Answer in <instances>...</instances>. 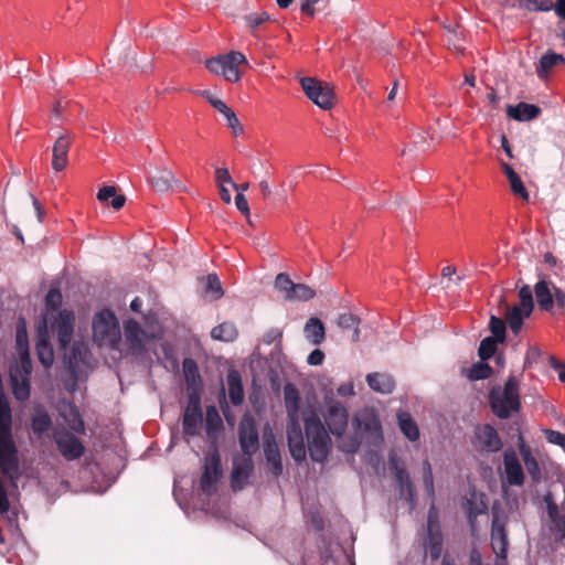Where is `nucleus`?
<instances>
[{
    "label": "nucleus",
    "mask_w": 565,
    "mask_h": 565,
    "mask_svg": "<svg viewBox=\"0 0 565 565\" xmlns=\"http://www.w3.org/2000/svg\"><path fill=\"white\" fill-rule=\"evenodd\" d=\"M503 463H504L507 481L511 486H521L524 481V473H523V468L518 459L516 454L512 450L505 451L504 458H503Z\"/></svg>",
    "instance_id": "24"
},
{
    "label": "nucleus",
    "mask_w": 565,
    "mask_h": 565,
    "mask_svg": "<svg viewBox=\"0 0 565 565\" xmlns=\"http://www.w3.org/2000/svg\"><path fill=\"white\" fill-rule=\"evenodd\" d=\"M324 422L335 437L344 434L348 426L349 414L347 408L337 401H330L327 404V411L323 414Z\"/></svg>",
    "instance_id": "12"
},
{
    "label": "nucleus",
    "mask_w": 565,
    "mask_h": 565,
    "mask_svg": "<svg viewBox=\"0 0 565 565\" xmlns=\"http://www.w3.org/2000/svg\"><path fill=\"white\" fill-rule=\"evenodd\" d=\"M10 504L8 500V495L6 489L0 481V515L6 514L9 511Z\"/></svg>",
    "instance_id": "63"
},
{
    "label": "nucleus",
    "mask_w": 565,
    "mask_h": 565,
    "mask_svg": "<svg viewBox=\"0 0 565 565\" xmlns=\"http://www.w3.org/2000/svg\"><path fill=\"white\" fill-rule=\"evenodd\" d=\"M427 523H428V533L439 531L438 512L434 504L429 508Z\"/></svg>",
    "instance_id": "57"
},
{
    "label": "nucleus",
    "mask_w": 565,
    "mask_h": 565,
    "mask_svg": "<svg viewBox=\"0 0 565 565\" xmlns=\"http://www.w3.org/2000/svg\"><path fill=\"white\" fill-rule=\"evenodd\" d=\"M564 63L565 57L562 54H557L550 50L540 58L536 66V74L540 78L545 79L554 67Z\"/></svg>",
    "instance_id": "29"
},
{
    "label": "nucleus",
    "mask_w": 565,
    "mask_h": 565,
    "mask_svg": "<svg viewBox=\"0 0 565 565\" xmlns=\"http://www.w3.org/2000/svg\"><path fill=\"white\" fill-rule=\"evenodd\" d=\"M354 422L360 430L370 435V441L377 446L383 443L382 426L373 412H362L355 416Z\"/></svg>",
    "instance_id": "20"
},
{
    "label": "nucleus",
    "mask_w": 565,
    "mask_h": 565,
    "mask_svg": "<svg viewBox=\"0 0 565 565\" xmlns=\"http://www.w3.org/2000/svg\"><path fill=\"white\" fill-rule=\"evenodd\" d=\"M443 284L446 288L450 289L458 286L463 279L462 276L456 274V268L452 266H446L441 270Z\"/></svg>",
    "instance_id": "47"
},
{
    "label": "nucleus",
    "mask_w": 565,
    "mask_h": 565,
    "mask_svg": "<svg viewBox=\"0 0 565 565\" xmlns=\"http://www.w3.org/2000/svg\"><path fill=\"white\" fill-rule=\"evenodd\" d=\"M238 439L243 452L250 457L259 447L258 431L254 418L244 415L238 426Z\"/></svg>",
    "instance_id": "11"
},
{
    "label": "nucleus",
    "mask_w": 565,
    "mask_h": 565,
    "mask_svg": "<svg viewBox=\"0 0 565 565\" xmlns=\"http://www.w3.org/2000/svg\"><path fill=\"white\" fill-rule=\"evenodd\" d=\"M264 454L270 471L274 476L278 477L282 472V462L278 444L271 428L267 425L264 429Z\"/></svg>",
    "instance_id": "17"
},
{
    "label": "nucleus",
    "mask_w": 565,
    "mask_h": 565,
    "mask_svg": "<svg viewBox=\"0 0 565 565\" xmlns=\"http://www.w3.org/2000/svg\"><path fill=\"white\" fill-rule=\"evenodd\" d=\"M423 483H424L427 495L429 498L434 499V497H435L434 477H433L431 466L427 459L424 460V462H423Z\"/></svg>",
    "instance_id": "45"
},
{
    "label": "nucleus",
    "mask_w": 565,
    "mask_h": 565,
    "mask_svg": "<svg viewBox=\"0 0 565 565\" xmlns=\"http://www.w3.org/2000/svg\"><path fill=\"white\" fill-rule=\"evenodd\" d=\"M117 194L116 188L113 185H105L99 189L97 193V199L100 202H107L109 199H113Z\"/></svg>",
    "instance_id": "58"
},
{
    "label": "nucleus",
    "mask_w": 565,
    "mask_h": 565,
    "mask_svg": "<svg viewBox=\"0 0 565 565\" xmlns=\"http://www.w3.org/2000/svg\"><path fill=\"white\" fill-rule=\"evenodd\" d=\"M53 437L57 449L66 460H75L83 456L85 447L75 435L65 430H55Z\"/></svg>",
    "instance_id": "13"
},
{
    "label": "nucleus",
    "mask_w": 565,
    "mask_h": 565,
    "mask_svg": "<svg viewBox=\"0 0 565 565\" xmlns=\"http://www.w3.org/2000/svg\"><path fill=\"white\" fill-rule=\"evenodd\" d=\"M32 364L30 355L24 352L19 362L10 367V383L14 397L19 401H25L30 396V375Z\"/></svg>",
    "instance_id": "8"
},
{
    "label": "nucleus",
    "mask_w": 565,
    "mask_h": 565,
    "mask_svg": "<svg viewBox=\"0 0 565 565\" xmlns=\"http://www.w3.org/2000/svg\"><path fill=\"white\" fill-rule=\"evenodd\" d=\"M52 320L54 321L51 323V328L57 333L61 348L66 349L73 334L74 315L68 310H62L57 316L53 315Z\"/></svg>",
    "instance_id": "19"
},
{
    "label": "nucleus",
    "mask_w": 565,
    "mask_h": 565,
    "mask_svg": "<svg viewBox=\"0 0 565 565\" xmlns=\"http://www.w3.org/2000/svg\"><path fill=\"white\" fill-rule=\"evenodd\" d=\"M498 342L497 339L491 337L484 338L480 342L478 353L482 361L490 359L494 354Z\"/></svg>",
    "instance_id": "46"
},
{
    "label": "nucleus",
    "mask_w": 565,
    "mask_h": 565,
    "mask_svg": "<svg viewBox=\"0 0 565 565\" xmlns=\"http://www.w3.org/2000/svg\"><path fill=\"white\" fill-rule=\"evenodd\" d=\"M306 339L312 345L321 344L326 339V328L322 321L317 317H311L307 320L303 327Z\"/></svg>",
    "instance_id": "28"
},
{
    "label": "nucleus",
    "mask_w": 565,
    "mask_h": 565,
    "mask_svg": "<svg viewBox=\"0 0 565 565\" xmlns=\"http://www.w3.org/2000/svg\"><path fill=\"white\" fill-rule=\"evenodd\" d=\"M489 403L493 414L501 418L507 419L513 413L520 411V380L510 375L503 385L494 386L489 394Z\"/></svg>",
    "instance_id": "3"
},
{
    "label": "nucleus",
    "mask_w": 565,
    "mask_h": 565,
    "mask_svg": "<svg viewBox=\"0 0 565 565\" xmlns=\"http://www.w3.org/2000/svg\"><path fill=\"white\" fill-rule=\"evenodd\" d=\"M36 353L41 364L49 369L54 361V353L49 341L46 320L38 329Z\"/></svg>",
    "instance_id": "23"
},
{
    "label": "nucleus",
    "mask_w": 565,
    "mask_h": 565,
    "mask_svg": "<svg viewBox=\"0 0 565 565\" xmlns=\"http://www.w3.org/2000/svg\"><path fill=\"white\" fill-rule=\"evenodd\" d=\"M390 470L398 486L399 494L403 499L413 504L415 499V489L411 481L409 473L405 463L398 458L395 451L388 455Z\"/></svg>",
    "instance_id": "10"
},
{
    "label": "nucleus",
    "mask_w": 565,
    "mask_h": 565,
    "mask_svg": "<svg viewBox=\"0 0 565 565\" xmlns=\"http://www.w3.org/2000/svg\"><path fill=\"white\" fill-rule=\"evenodd\" d=\"M443 551V536L440 531L428 533V541L426 544V553L431 559L436 561L441 555Z\"/></svg>",
    "instance_id": "40"
},
{
    "label": "nucleus",
    "mask_w": 565,
    "mask_h": 565,
    "mask_svg": "<svg viewBox=\"0 0 565 565\" xmlns=\"http://www.w3.org/2000/svg\"><path fill=\"white\" fill-rule=\"evenodd\" d=\"M553 287V292L551 288V284L547 280L541 279L534 286V292L536 297V301L541 309L548 311L553 308L554 298H555V286Z\"/></svg>",
    "instance_id": "27"
},
{
    "label": "nucleus",
    "mask_w": 565,
    "mask_h": 565,
    "mask_svg": "<svg viewBox=\"0 0 565 565\" xmlns=\"http://www.w3.org/2000/svg\"><path fill=\"white\" fill-rule=\"evenodd\" d=\"M509 182L511 190L515 195L521 196L523 200H529V192L518 174L509 179Z\"/></svg>",
    "instance_id": "53"
},
{
    "label": "nucleus",
    "mask_w": 565,
    "mask_h": 565,
    "mask_svg": "<svg viewBox=\"0 0 565 565\" xmlns=\"http://www.w3.org/2000/svg\"><path fill=\"white\" fill-rule=\"evenodd\" d=\"M52 426V420L47 412L41 407L35 408L31 420V427L33 433L41 438L43 434H46Z\"/></svg>",
    "instance_id": "33"
},
{
    "label": "nucleus",
    "mask_w": 565,
    "mask_h": 565,
    "mask_svg": "<svg viewBox=\"0 0 565 565\" xmlns=\"http://www.w3.org/2000/svg\"><path fill=\"white\" fill-rule=\"evenodd\" d=\"M221 476V459L217 452L205 458L204 470L200 480L201 490L211 494L216 490V483Z\"/></svg>",
    "instance_id": "15"
},
{
    "label": "nucleus",
    "mask_w": 565,
    "mask_h": 565,
    "mask_svg": "<svg viewBox=\"0 0 565 565\" xmlns=\"http://www.w3.org/2000/svg\"><path fill=\"white\" fill-rule=\"evenodd\" d=\"M544 435L548 443L557 445L565 450V435L552 429H545Z\"/></svg>",
    "instance_id": "55"
},
{
    "label": "nucleus",
    "mask_w": 565,
    "mask_h": 565,
    "mask_svg": "<svg viewBox=\"0 0 565 565\" xmlns=\"http://www.w3.org/2000/svg\"><path fill=\"white\" fill-rule=\"evenodd\" d=\"M338 438V448L345 454H354L361 441L356 436H343V434Z\"/></svg>",
    "instance_id": "44"
},
{
    "label": "nucleus",
    "mask_w": 565,
    "mask_h": 565,
    "mask_svg": "<svg viewBox=\"0 0 565 565\" xmlns=\"http://www.w3.org/2000/svg\"><path fill=\"white\" fill-rule=\"evenodd\" d=\"M253 470L250 457L237 458L234 460V467L231 476V487L234 491L242 490Z\"/></svg>",
    "instance_id": "22"
},
{
    "label": "nucleus",
    "mask_w": 565,
    "mask_h": 565,
    "mask_svg": "<svg viewBox=\"0 0 565 565\" xmlns=\"http://www.w3.org/2000/svg\"><path fill=\"white\" fill-rule=\"evenodd\" d=\"M305 430L310 458L316 462L327 460L331 449V438L316 413L305 416Z\"/></svg>",
    "instance_id": "4"
},
{
    "label": "nucleus",
    "mask_w": 565,
    "mask_h": 565,
    "mask_svg": "<svg viewBox=\"0 0 565 565\" xmlns=\"http://www.w3.org/2000/svg\"><path fill=\"white\" fill-rule=\"evenodd\" d=\"M533 308L532 289L529 285H524L519 290V305L512 307L507 305L505 320L513 333H519L523 320L531 316Z\"/></svg>",
    "instance_id": "7"
},
{
    "label": "nucleus",
    "mask_w": 565,
    "mask_h": 565,
    "mask_svg": "<svg viewBox=\"0 0 565 565\" xmlns=\"http://www.w3.org/2000/svg\"><path fill=\"white\" fill-rule=\"evenodd\" d=\"M489 327H490V331L494 335V339H497L500 342H503L505 339V322H504V320L497 318L495 316H491Z\"/></svg>",
    "instance_id": "51"
},
{
    "label": "nucleus",
    "mask_w": 565,
    "mask_h": 565,
    "mask_svg": "<svg viewBox=\"0 0 565 565\" xmlns=\"http://www.w3.org/2000/svg\"><path fill=\"white\" fill-rule=\"evenodd\" d=\"M337 392L340 396H353L355 394L354 384L352 382L343 383L338 387Z\"/></svg>",
    "instance_id": "64"
},
{
    "label": "nucleus",
    "mask_w": 565,
    "mask_h": 565,
    "mask_svg": "<svg viewBox=\"0 0 565 565\" xmlns=\"http://www.w3.org/2000/svg\"><path fill=\"white\" fill-rule=\"evenodd\" d=\"M475 445L477 449L486 452H497L502 448L498 431L491 425H483L476 429Z\"/></svg>",
    "instance_id": "21"
},
{
    "label": "nucleus",
    "mask_w": 565,
    "mask_h": 565,
    "mask_svg": "<svg viewBox=\"0 0 565 565\" xmlns=\"http://www.w3.org/2000/svg\"><path fill=\"white\" fill-rule=\"evenodd\" d=\"M301 87L307 97L322 109H331L334 106L333 89L313 77H302L300 79Z\"/></svg>",
    "instance_id": "9"
},
{
    "label": "nucleus",
    "mask_w": 565,
    "mask_h": 565,
    "mask_svg": "<svg viewBox=\"0 0 565 565\" xmlns=\"http://www.w3.org/2000/svg\"><path fill=\"white\" fill-rule=\"evenodd\" d=\"M238 335L237 328L232 322H223L214 327L211 331V337L214 340L231 342Z\"/></svg>",
    "instance_id": "35"
},
{
    "label": "nucleus",
    "mask_w": 565,
    "mask_h": 565,
    "mask_svg": "<svg viewBox=\"0 0 565 565\" xmlns=\"http://www.w3.org/2000/svg\"><path fill=\"white\" fill-rule=\"evenodd\" d=\"M228 396L233 405H241L244 401L242 379L236 370L227 373Z\"/></svg>",
    "instance_id": "31"
},
{
    "label": "nucleus",
    "mask_w": 565,
    "mask_h": 565,
    "mask_svg": "<svg viewBox=\"0 0 565 565\" xmlns=\"http://www.w3.org/2000/svg\"><path fill=\"white\" fill-rule=\"evenodd\" d=\"M284 399L288 417L287 440L289 451L296 461H302L306 459L307 450L300 426V396L295 385L288 383L284 386Z\"/></svg>",
    "instance_id": "2"
},
{
    "label": "nucleus",
    "mask_w": 565,
    "mask_h": 565,
    "mask_svg": "<svg viewBox=\"0 0 565 565\" xmlns=\"http://www.w3.org/2000/svg\"><path fill=\"white\" fill-rule=\"evenodd\" d=\"M214 425H221L218 413L214 406L207 407L206 409V431L211 434Z\"/></svg>",
    "instance_id": "54"
},
{
    "label": "nucleus",
    "mask_w": 565,
    "mask_h": 565,
    "mask_svg": "<svg viewBox=\"0 0 565 565\" xmlns=\"http://www.w3.org/2000/svg\"><path fill=\"white\" fill-rule=\"evenodd\" d=\"M447 42H448V47L450 50H454L455 52H461L463 50L461 40L459 39V36L456 32L450 33V36L448 38Z\"/></svg>",
    "instance_id": "62"
},
{
    "label": "nucleus",
    "mask_w": 565,
    "mask_h": 565,
    "mask_svg": "<svg viewBox=\"0 0 565 565\" xmlns=\"http://www.w3.org/2000/svg\"><path fill=\"white\" fill-rule=\"evenodd\" d=\"M492 373V369L489 364L479 362L473 364L468 371V377L471 381L488 379Z\"/></svg>",
    "instance_id": "43"
},
{
    "label": "nucleus",
    "mask_w": 565,
    "mask_h": 565,
    "mask_svg": "<svg viewBox=\"0 0 565 565\" xmlns=\"http://www.w3.org/2000/svg\"><path fill=\"white\" fill-rule=\"evenodd\" d=\"M294 284L288 275L280 273L276 276L275 288L284 294V298L288 300V295L294 289Z\"/></svg>",
    "instance_id": "50"
},
{
    "label": "nucleus",
    "mask_w": 565,
    "mask_h": 565,
    "mask_svg": "<svg viewBox=\"0 0 565 565\" xmlns=\"http://www.w3.org/2000/svg\"><path fill=\"white\" fill-rule=\"evenodd\" d=\"M202 411L200 398L191 395L183 414V431L188 436H196L202 426Z\"/></svg>",
    "instance_id": "18"
},
{
    "label": "nucleus",
    "mask_w": 565,
    "mask_h": 565,
    "mask_svg": "<svg viewBox=\"0 0 565 565\" xmlns=\"http://www.w3.org/2000/svg\"><path fill=\"white\" fill-rule=\"evenodd\" d=\"M124 330L126 344L132 353L143 352L148 340L157 338L156 334H147L135 320H127Z\"/></svg>",
    "instance_id": "14"
},
{
    "label": "nucleus",
    "mask_w": 565,
    "mask_h": 565,
    "mask_svg": "<svg viewBox=\"0 0 565 565\" xmlns=\"http://www.w3.org/2000/svg\"><path fill=\"white\" fill-rule=\"evenodd\" d=\"M206 292H210L213 299H220L224 294L222 284L215 274H210L206 277Z\"/></svg>",
    "instance_id": "49"
},
{
    "label": "nucleus",
    "mask_w": 565,
    "mask_h": 565,
    "mask_svg": "<svg viewBox=\"0 0 565 565\" xmlns=\"http://www.w3.org/2000/svg\"><path fill=\"white\" fill-rule=\"evenodd\" d=\"M215 109L225 117L228 128H231L232 132L235 136L243 134V131H244L243 125L241 124L236 114L234 113V110L231 107H228L223 102V103H216Z\"/></svg>",
    "instance_id": "34"
},
{
    "label": "nucleus",
    "mask_w": 565,
    "mask_h": 565,
    "mask_svg": "<svg viewBox=\"0 0 565 565\" xmlns=\"http://www.w3.org/2000/svg\"><path fill=\"white\" fill-rule=\"evenodd\" d=\"M62 416L72 430L76 433L84 431V422L82 420L79 413L75 407L70 405L68 412H62Z\"/></svg>",
    "instance_id": "42"
},
{
    "label": "nucleus",
    "mask_w": 565,
    "mask_h": 565,
    "mask_svg": "<svg viewBox=\"0 0 565 565\" xmlns=\"http://www.w3.org/2000/svg\"><path fill=\"white\" fill-rule=\"evenodd\" d=\"M93 339L99 347L119 348L121 333L118 320L113 311L105 309L95 315Z\"/></svg>",
    "instance_id": "5"
},
{
    "label": "nucleus",
    "mask_w": 565,
    "mask_h": 565,
    "mask_svg": "<svg viewBox=\"0 0 565 565\" xmlns=\"http://www.w3.org/2000/svg\"><path fill=\"white\" fill-rule=\"evenodd\" d=\"M366 382L373 391L381 394L392 393L395 386L391 375L379 372L367 374Z\"/></svg>",
    "instance_id": "30"
},
{
    "label": "nucleus",
    "mask_w": 565,
    "mask_h": 565,
    "mask_svg": "<svg viewBox=\"0 0 565 565\" xmlns=\"http://www.w3.org/2000/svg\"><path fill=\"white\" fill-rule=\"evenodd\" d=\"M268 20L269 15L267 12L264 11L254 12L245 17L246 24L253 31H255L257 28H259L263 23L267 22Z\"/></svg>",
    "instance_id": "52"
},
{
    "label": "nucleus",
    "mask_w": 565,
    "mask_h": 565,
    "mask_svg": "<svg viewBox=\"0 0 565 565\" xmlns=\"http://www.w3.org/2000/svg\"><path fill=\"white\" fill-rule=\"evenodd\" d=\"M11 408L3 395H0V470L7 478L20 475L18 448L12 436Z\"/></svg>",
    "instance_id": "1"
},
{
    "label": "nucleus",
    "mask_w": 565,
    "mask_h": 565,
    "mask_svg": "<svg viewBox=\"0 0 565 565\" xmlns=\"http://www.w3.org/2000/svg\"><path fill=\"white\" fill-rule=\"evenodd\" d=\"M337 324L343 330H352V342H358L360 339V319L352 313H341L337 318Z\"/></svg>",
    "instance_id": "37"
},
{
    "label": "nucleus",
    "mask_w": 565,
    "mask_h": 565,
    "mask_svg": "<svg viewBox=\"0 0 565 565\" xmlns=\"http://www.w3.org/2000/svg\"><path fill=\"white\" fill-rule=\"evenodd\" d=\"M235 205L237 210L244 214L245 216L249 217V206L246 198L243 193H237L235 196Z\"/></svg>",
    "instance_id": "59"
},
{
    "label": "nucleus",
    "mask_w": 565,
    "mask_h": 565,
    "mask_svg": "<svg viewBox=\"0 0 565 565\" xmlns=\"http://www.w3.org/2000/svg\"><path fill=\"white\" fill-rule=\"evenodd\" d=\"M316 296L315 290L305 284H294V289L288 295L289 301H307Z\"/></svg>",
    "instance_id": "41"
},
{
    "label": "nucleus",
    "mask_w": 565,
    "mask_h": 565,
    "mask_svg": "<svg viewBox=\"0 0 565 565\" xmlns=\"http://www.w3.org/2000/svg\"><path fill=\"white\" fill-rule=\"evenodd\" d=\"M71 140L67 136H60L53 146V156H52V168L56 172L62 171L67 166V153L70 150Z\"/></svg>",
    "instance_id": "25"
},
{
    "label": "nucleus",
    "mask_w": 565,
    "mask_h": 565,
    "mask_svg": "<svg viewBox=\"0 0 565 565\" xmlns=\"http://www.w3.org/2000/svg\"><path fill=\"white\" fill-rule=\"evenodd\" d=\"M398 425L402 433L412 441L419 438V430L416 423L412 419L411 415L402 412L397 415Z\"/></svg>",
    "instance_id": "36"
},
{
    "label": "nucleus",
    "mask_w": 565,
    "mask_h": 565,
    "mask_svg": "<svg viewBox=\"0 0 565 565\" xmlns=\"http://www.w3.org/2000/svg\"><path fill=\"white\" fill-rule=\"evenodd\" d=\"M152 188L159 192H167L172 188L174 174L170 169H156L150 177Z\"/></svg>",
    "instance_id": "32"
},
{
    "label": "nucleus",
    "mask_w": 565,
    "mask_h": 565,
    "mask_svg": "<svg viewBox=\"0 0 565 565\" xmlns=\"http://www.w3.org/2000/svg\"><path fill=\"white\" fill-rule=\"evenodd\" d=\"M215 181L218 186L233 183L232 177L226 168H217L215 170Z\"/></svg>",
    "instance_id": "56"
},
{
    "label": "nucleus",
    "mask_w": 565,
    "mask_h": 565,
    "mask_svg": "<svg viewBox=\"0 0 565 565\" xmlns=\"http://www.w3.org/2000/svg\"><path fill=\"white\" fill-rule=\"evenodd\" d=\"M541 114V109L532 104L519 103L518 105H508L507 115L518 121H530Z\"/></svg>",
    "instance_id": "26"
},
{
    "label": "nucleus",
    "mask_w": 565,
    "mask_h": 565,
    "mask_svg": "<svg viewBox=\"0 0 565 565\" xmlns=\"http://www.w3.org/2000/svg\"><path fill=\"white\" fill-rule=\"evenodd\" d=\"M205 65L211 73L222 75L226 81L236 83L242 77L239 67L247 65V60L243 53L232 51L207 60Z\"/></svg>",
    "instance_id": "6"
},
{
    "label": "nucleus",
    "mask_w": 565,
    "mask_h": 565,
    "mask_svg": "<svg viewBox=\"0 0 565 565\" xmlns=\"http://www.w3.org/2000/svg\"><path fill=\"white\" fill-rule=\"evenodd\" d=\"M62 303V294L58 289H51L45 297L46 313L42 323L46 320V324L52 321L53 315Z\"/></svg>",
    "instance_id": "39"
},
{
    "label": "nucleus",
    "mask_w": 565,
    "mask_h": 565,
    "mask_svg": "<svg viewBox=\"0 0 565 565\" xmlns=\"http://www.w3.org/2000/svg\"><path fill=\"white\" fill-rule=\"evenodd\" d=\"M507 520L504 515L493 512L491 527V546L498 557L505 558L508 552V533L505 529Z\"/></svg>",
    "instance_id": "16"
},
{
    "label": "nucleus",
    "mask_w": 565,
    "mask_h": 565,
    "mask_svg": "<svg viewBox=\"0 0 565 565\" xmlns=\"http://www.w3.org/2000/svg\"><path fill=\"white\" fill-rule=\"evenodd\" d=\"M324 353L320 349H315L307 358L309 365H320L323 363Z\"/></svg>",
    "instance_id": "61"
},
{
    "label": "nucleus",
    "mask_w": 565,
    "mask_h": 565,
    "mask_svg": "<svg viewBox=\"0 0 565 565\" xmlns=\"http://www.w3.org/2000/svg\"><path fill=\"white\" fill-rule=\"evenodd\" d=\"M182 369L188 386L196 388L201 383V376L195 361L192 359H184Z\"/></svg>",
    "instance_id": "38"
},
{
    "label": "nucleus",
    "mask_w": 565,
    "mask_h": 565,
    "mask_svg": "<svg viewBox=\"0 0 565 565\" xmlns=\"http://www.w3.org/2000/svg\"><path fill=\"white\" fill-rule=\"evenodd\" d=\"M521 457H522V459L524 461V465H525L526 470L530 473V476L534 480L540 479V477H541V469L539 467V463H537L536 459L533 457L532 451L524 449V455H522Z\"/></svg>",
    "instance_id": "48"
},
{
    "label": "nucleus",
    "mask_w": 565,
    "mask_h": 565,
    "mask_svg": "<svg viewBox=\"0 0 565 565\" xmlns=\"http://www.w3.org/2000/svg\"><path fill=\"white\" fill-rule=\"evenodd\" d=\"M17 344L19 347L20 358L22 356V354L24 352H26L29 354V351H28V338H26V333H25L24 330L18 329V331H17Z\"/></svg>",
    "instance_id": "60"
}]
</instances>
